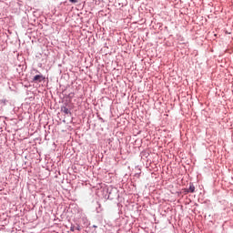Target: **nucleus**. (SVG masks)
Returning a JSON list of instances; mask_svg holds the SVG:
<instances>
[{
    "label": "nucleus",
    "mask_w": 233,
    "mask_h": 233,
    "mask_svg": "<svg viewBox=\"0 0 233 233\" xmlns=\"http://www.w3.org/2000/svg\"><path fill=\"white\" fill-rule=\"evenodd\" d=\"M45 76L43 75H36L33 78V83H41V81H44Z\"/></svg>",
    "instance_id": "1"
},
{
    "label": "nucleus",
    "mask_w": 233,
    "mask_h": 233,
    "mask_svg": "<svg viewBox=\"0 0 233 233\" xmlns=\"http://www.w3.org/2000/svg\"><path fill=\"white\" fill-rule=\"evenodd\" d=\"M195 191H196V187H194L193 184H190L188 192H191V194H193V192H195Z\"/></svg>",
    "instance_id": "2"
},
{
    "label": "nucleus",
    "mask_w": 233,
    "mask_h": 233,
    "mask_svg": "<svg viewBox=\"0 0 233 233\" xmlns=\"http://www.w3.org/2000/svg\"><path fill=\"white\" fill-rule=\"evenodd\" d=\"M62 112H63L64 114H70V110H68L67 107H64V108L62 109Z\"/></svg>",
    "instance_id": "3"
},
{
    "label": "nucleus",
    "mask_w": 233,
    "mask_h": 233,
    "mask_svg": "<svg viewBox=\"0 0 233 233\" xmlns=\"http://www.w3.org/2000/svg\"><path fill=\"white\" fill-rule=\"evenodd\" d=\"M70 3H77L79 0H69Z\"/></svg>",
    "instance_id": "4"
},
{
    "label": "nucleus",
    "mask_w": 233,
    "mask_h": 233,
    "mask_svg": "<svg viewBox=\"0 0 233 233\" xmlns=\"http://www.w3.org/2000/svg\"><path fill=\"white\" fill-rule=\"evenodd\" d=\"M70 230H71V232H74L75 228H74V227H71Z\"/></svg>",
    "instance_id": "5"
}]
</instances>
